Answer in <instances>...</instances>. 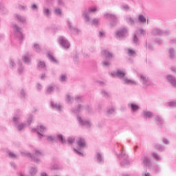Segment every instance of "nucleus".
<instances>
[{"label": "nucleus", "instance_id": "c85d7f7f", "mask_svg": "<svg viewBox=\"0 0 176 176\" xmlns=\"http://www.w3.org/2000/svg\"><path fill=\"white\" fill-rule=\"evenodd\" d=\"M43 16H45V17H47V18L50 17V14H51L50 9H49L46 7H43Z\"/></svg>", "mask_w": 176, "mask_h": 176}, {"label": "nucleus", "instance_id": "f704fd0d", "mask_svg": "<svg viewBox=\"0 0 176 176\" xmlns=\"http://www.w3.org/2000/svg\"><path fill=\"white\" fill-rule=\"evenodd\" d=\"M67 79H68V78L67 77V74L60 75V81L62 83H65V82H67Z\"/></svg>", "mask_w": 176, "mask_h": 176}, {"label": "nucleus", "instance_id": "b1692460", "mask_svg": "<svg viewBox=\"0 0 176 176\" xmlns=\"http://www.w3.org/2000/svg\"><path fill=\"white\" fill-rule=\"evenodd\" d=\"M101 53H102V56L105 57V58H112V57H113V55L112 54V53L109 52V51L107 50H102Z\"/></svg>", "mask_w": 176, "mask_h": 176}, {"label": "nucleus", "instance_id": "dca6fc26", "mask_svg": "<svg viewBox=\"0 0 176 176\" xmlns=\"http://www.w3.org/2000/svg\"><path fill=\"white\" fill-rule=\"evenodd\" d=\"M142 162L144 167H147V168H152V162L151 161V158H149V157H142Z\"/></svg>", "mask_w": 176, "mask_h": 176}, {"label": "nucleus", "instance_id": "4c0bfd02", "mask_svg": "<svg viewBox=\"0 0 176 176\" xmlns=\"http://www.w3.org/2000/svg\"><path fill=\"white\" fill-rule=\"evenodd\" d=\"M32 120H34V116H32V114H30L28 116V126H30L31 124V123H32Z\"/></svg>", "mask_w": 176, "mask_h": 176}, {"label": "nucleus", "instance_id": "603ef678", "mask_svg": "<svg viewBox=\"0 0 176 176\" xmlns=\"http://www.w3.org/2000/svg\"><path fill=\"white\" fill-rule=\"evenodd\" d=\"M53 93V87L49 86L47 89V94H52Z\"/></svg>", "mask_w": 176, "mask_h": 176}, {"label": "nucleus", "instance_id": "09e8293b", "mask_svg": "<svg viewBox=\"0 0 176 176\" xmlns=\"http://www.w3.org/2000/svg\"><path fill=\"white\" fill-rule=\"evenodd\" d=\"M8 156L12 159H16L17 157V155H16V154H14L13 152H11V151L8 152Z\"/></svg>", "mask_w": 176, "mask_h": 176}, {"label": "nucleus", "instance_id": "79ce46f5", "mask_svg": "<svg viewBox=\"0 0 176 176\" xmlns=\"http://www.w3.org/2000/svg\"><path fill=\"white\" fill-rule=\"evenodd\" d=\"M22 60L23 61V63H25V64H30V58H28V56H23L22 58Z\"/></svg>", "mask_w": 176, "mask_h": 176}, {"label": "nucleus", "instance_id": "20e7f679", "mask_svg": "<svg viewBox=\"0 0 176 176\" xmlns=\"http://www.w3.org/2000/svg\"><path fill=\"white\" fill-rule=\"evenodd\" d=\"M146 35V30L139 28L138 29L133 35V43L135 46H140V36H145Z\"/></svg>", "mask_w": 176, "mask_h": 176}, {"label": "nucleus", "instance_id": "e2e57ef3", "mask_svg": "<svg viewBox=\"0 0 176 176\" xmlns=\"http://www.w3.org/2000/svg\"><path fill=\"white\" fill-rule=\"evenodd\" d=\"M146 48L148 49V50H153V45L148 43L146 44Z\"/></svg>", "mask_w": 176, "mask_h": 176}, {"label": "nucleus", "instance_id": "3c124183", "mask_svg": "<svg viewBox=\"0 0 176 176\" xmlns=\"http://www.w3.org/2000/svg\"><path fill=\"white\" fill-rule=\"evenodd\" d=\"M153 157L155 159V160H162V157L157 155L156 153H153Z\"/></svg>", "mask_w": 176, "mask_h": 176}, {"label": "nucleus", "instance_id": "6e6d98bb", "mask_svg": "<svg viewBox=\"0 0 176 176\" xmlns=\"http://www.w3.org/2000/svg\"><path fill=\"white\" fill-rule=\"evenodd\" d=\"M50 170H58L59 167L58 164H54L50 167Z\"/></svg>", "mask_w": 176, "mask_h": 176}, {"label": "nucleus", "instance_id": "9d476101", "mask_svg": "<svg viewBox=\"0 0 176 176\" xmlns=\"http://www.w3.org/2000/svg\"><path fill=\"white\" fill-rule=\"evenodd\" d=\"M104 18L107 20H110V25L111 27H115L118 24V16L115 14L107 13L104 14Z\"/></svg>", "mask_w": 176, "mask_h": 176}, {"label": "nucleus", "instance_id": "72a5a7b5", "mask_svg": "<svg viewBox=\"0 0 176 176\" xmlns=\"http://www.w3.org/2000/svg\"><path fill=\"white\" fill-rule=\"evenodd\" d=\"M0 13H1V14H6V13H8V9L1 4H0Z\"/></svg>", "mask_w": 176, "mask_h": 176}, {"label": "nucleus", "instance_id": "338daca9", "mask_svg": "<svg viewBox=\"0 0 176 176\" xmlns=\"http://www.w3.org/2000/svg\"><path fill=\"white\" fill-rule=\"evenodd\" d=\"M85 109H86V111H87L88 112H91V111H93V108H91V107H90V106H87V107H85Z\"/></svg>", "mask_w": 176, "mask_h": 176}, {"label": "nucleus", "instance_id": "f3484780", "mask_svg": "<svg viewBox=\"0 0 176 176\" xmlns=\"http://www.w3.org/2000/svg\"><path fill=\"white\" fill-rule=\"evenodd\" d=\"M125 36H127V30L124 28L116 32V37L118 39H123V38H125Z\"/></svg>", "mask_w": 176, "mask_h": 176}, {"label": "nucleus", "instance_id": "774afa93", "mask_svg": "<svg viewBox=\"0 0 176 176\" xmlns=\"http://www.w3.org/2000/svg\"><path fill=\"white\" fill-rule=\"evenodd\" d=\"M169 43H170V45H176V38H173L171 39Z\"/></svg>", "mask_w": 176, "mask_h": 176}, {"label": "nucleus", "instance_id": "6e6552de", "mask_svg": "<svg viewBox=\"0 0 176 176\" xmlns=\"http://www.w3.org/2000/svg\"><path fill=\"white\" fill-rule=\"evenodd\" d=\"M77 144L80 146L78 148H74V151L77 153L79 156H83V153H82V148H85L86 146V141L82 138H80L76 141Z\"/></svg>", "mask_w": 176, "mask_h": 176}, {"label": "nucleus", "instance_id": "ea45409f", "mask_svg": "<svg viewBox=\"0 0 176 176\" xmlns=\"http://www.w3.org/2000/svg\"><path fill=\"white\" fill-rule=\"evenodd\" d=\"M54 13L55 14H56V16H58L59 17L61 16V9H60L59 8H56L54 10Z\"/></svg>", "mask_w": 176, "mask_h": 176}, {"label": "nucleus", "instance_id": "2eb2a0df", "mask_svg": "<svg viewBox=\"0 0 176 176\" xmlns=\"http://www.w3.org/2000/svg\"><path fill=\"white\" fill-rule=\"evenodd\" d=\"M152 34L153 35H170V31L166 30V31H163L161 29H159L157 28H155L152 30Z\"/></svg>", "mask_w": 176, "mask_h": 176}, {"label": "nucleus", "instance_id": "5fc2aeb1", "mask_svg": "<svg viewBox=\"0 0 176 176\" xmlns=\"http://www.w3.org/2000/svg\"><path fill=\"white\" fill-rule=\"evenodd\" d=\"M20 97H21V98H25V91H24V89L21 90Z\"/></svg>", "mask_w": 176, "mask_h": 176}, {"label": "nucleus", "instance_id": "423d86ee", "mask_svg": "<svg viewBox=\"0 0 176 176\" xmlns=\"http://www.w3.org/2000/svg\"><path fill=\"white\" fill-rule=\"evenodd\" d=\"M21 155H22V156H28V157H30L33 162H35V163H39V162H41L39 157L42 156L43 154L42 152L36 150L34 155H32L27 151H21Z\"/></svg>", "mask_w": 176, "mask_h": 176}, {"label": "nucleus", "instance_id": "7c9ffc66", "mask_svg": "<svg viewBox=\"0 0 176 176\" xmlns=\"http://www.w3.org/2000/svg\"><path fill=\"white\" fill-rule=\"evenodd\" d=\"M82 107L81 104H78L75 109H72V111L73 113H79L82 111Z\"/></svg>", "mask_w": 176, "mask_h": 176}, {"label": "nucleus", "instance_id": "ddd939ff", "mask_svg": "<svg viewBox=\"0 0 176 176\" xmlns=\"http://www.w3.org/2000/svg\"><path fill=\"white\" fill-rule=\"evenodd\" d=\"M74 100L77 102H82V96H76L75 98H74L69 94L66 95L65 101L67 104H72Z\"/></svg>", "mask_w": 176, "mask_h": 176}, {"label": "nucleus", "instance_id": "c03bdc74", "mask_svg": "<svg viewBox=\"0 0 176 176\" xmlns=\"http://www.w3.org/2000/svg\"><path fill=\"white\" fill-rule=\"evenodd\" d=\"M120 8L122 9V10H125L126 12H127V10L130 9V7L127 4H123L120 6Z\"/></svg>", "mask_w": 176, "mask_h": 176}, {"label": "nucleus", "instance_id": "2f4dec72", "mask_svg": "<svg viewBox=\"0 0 176 176\" xmlns=\"http://www.w3.org/2000/svg\"><path fill=\"white\" fill-rule=\"evenodd\" d=\"M138 20L141 24H144V23H146V18L144 17V15H139Z\"/></svg>", "mask_w": 176, "mask_h": 176}, {"label": "nucleus", "instance_id": "8fccbe9b", "mask_svg": "<svg viewBox=\"0 0 176 176\" xmlns=\"http://www.w3.org/2000/svg\"><path fill=\"white\" fill-rule=\"evenodd\" d=\"M140 109V106L133 104V112H137Z\"/></svg>", "mask_w": 176, "mask_h": 176}, {"label": "nucleus", "instance_id": "0eeeda50", "mask_svg": "<svg viewBox=\"0 0 176 176\" xmlns=\"http://www.w3.org/2000/svg\"><path fill=\"white\" fill-rule=\"evenodd\" d=\"M100 8H98L97 6L86 9L82 13V16L85 21H90V14H91V13H96V12H98Z\"/></svg>", "mask_w": 176, "mask_h": 176}, {"label": "nucleus", "instance_id": "393cba45", "mask_svg": "<svg viewBox=\"0 0 176 176\" xmlns=\"http://www.w3.org/2000/svg\"><path fill=\"white\" fill-rule=\"evenodd\" d=\"M85 22L88 23V24H90L91 25H98V24H100V21L98 19H91L90 17L89 21H85Z\"/></svg>", "mask_w": 176, "mask_h": 176}, {"label": "nucleus", "instance_id": "680f3d73", "mask_svg": "<svg viewBox=\"0 0 176 176\" xmlns=\"http://www.w3.org/2000/svg\"><path fill=\"white\" fill-rule=\"evenodd\" d=\"M102 65L103 67H106L107 68H108V67H109L110 65V63L108 61H104L102 62Z\"/></svg>", "mask_w": 176, "mask_h": 176}, {"label": "nucleus", "instance_id": "4d7b16f0", "mask_svg": "<svg viewBox=\"0 0 176 176\" xmlns=\"http://www.w3.org/2000/svg\"><path fill=\"white\" fill-rule=\"evenodd\" d=\"M155 148L158 149V151H160V152H164V147H163L162 145H157L155 146Z\"/></svg>", "mask_w": 176, "mask_h": 176}, {"label": "nucleus", "instance_id": "412c9836", "mask_svg": "<svg viewBox=\"0 0 176 176\" xmlns=\"http://www.w3.org/2000/svg\"><path fill=\"white\" fill-rule=\"evenodd\" d=\"M14 17L16 20L19 23H22L23 24H25V23H27V19H25V16H23L20 14H15Z\"/></svg>", "mask_w": 176, "mask_h": 176}, {"label": "nucleus", "instance_id": "6ab92c4d", "mask_svg": "<svg viewBox=\"0 0 176 176\" xmlns=\"http://www.w3.org/2000/svg\"><path fill=\"white\" fill-rule=\"evenodd\" d=\"M142 116L144 119H152L155 116L153 112L149 111L148 110H144L142 113Z\"/></svg>", "mask_w": 176, "mask_h": 176}, {"label": "nucleus", "instance_id": "4468645a", "mask_svg": "<svg viewBox=\"0 0 176 176\" xmlns=\"http://www.w3.org/2000/svg\"><path fill=\"white\" fill-rule=\"evenodd\" d=\"M77 120L80 126H85L87 129H90L92 126L91 122L87 120H83L81 117L77 116Z\"/></svg>", "mask_w": 176, "mask_h": 176}, {"label": "nucleus", "instance_id": "c756f323", "mask_svg": "<svg viewBox=\"0 0 176 176\" xmlns=\"http://www.w3.org/2000/svg\"><path fill=\"white\" fill-rule=\"evenodd\" d=\"M47 57L50 60V61H51V63H54V64H57V59H56V58H54L53 54L48 53L47 54Z\"/></svg>", "mask_w": 176, "mask_h": 176}, {"label": "nucleus", "instance_id": "7ed1b4c3", "mask_svg": "<svg viewBox=\"0 0 176 176\" xmlns=\"http://www.w3.org/2000/svg\"><path fill=\"white\" fill-rule=\"evenodd\" d=\"M118 159L120 160V164L122 167H127V166H130V160H129V155L121 150L120 153H116Z\"/></svg>", "mask_w": 176, "mask_h": 176}, {"label": "nucleus", "instance_id": "a878e982", "mask_svg": "<svg viewBox=\"0 0 176 176\" xmlns=\"http://www.w3.org/2000/svg\"><path fill=\"white\" fill-rule=\"evenodd\" d=\"M96 158L97 163H104V157H102V154H101V153H97L96 155Z\"/></svg>", "mask_w": 176, "mask_h": 176}, {"label": "nucleus", "instance_id": "a19ab883", "mask_svg": "<svg viewBox=\"0 0 176 176\" xmlns=\"http://www.w3.org/2000/svg\"><path fill=\"white\" fill-rule=\"evenodd\" d=\"M47 140L50 142H54L56 141V136H53V135L47 136Z\"/></svg>", "mask_w": 176, "mask_h": 176}, {"label": "nucleus", "instance_id": "69168bd1", "mask_svg": "<svg viewBox=\"0 0 176 176\" xmlns=\"http://www.w3.org/2000/svg\"><path fill=\"white\" fill-rule=\"evenodd\" d=\"M155 42L156 43H157V45H162V43H163V41H162V39L160 38H156Z\"/></svg>", "mask_w": 176, "mask_h": 176}, {"label": "nucleus", "instance_id": "aec40b11", "mask_svg": "<svg viewBox=\"0 0 176 176\" xmlns=\"http://www.w3.org/2000/svg\"><path fill=\"white\" fill-rule=\"evenodd\" d=\"M154 121L159 127H163L164 124V120L160 116H156L154 118Z\"/></svg>", "mask_w": 176, "mask_h": 176}, {"label": "nucleus", "instance_id": "c9c22d12", "mask_svg": "<svg viewBox=\"0 0 176 176\" xmlns=\"http://www.w3.org/2000/svg\"><path fill=\"white\" fill-rule=\"evenodd\" d=\"M115 107L108 108L107 110V115H113V113H115Z\"/></svg>", "mask_w": 176, "mask_h": 176}, {"label": "nucleus", "instance_id": "1a4fd4ad", "mask_svg": "<svg viewBox=\"0 0 176 176\" xmlns=\"http://www.w3.org/2000/svg\"><path fill=\"white\" fill-rule=\"evenodd\" d=\"M47 131V128H46L43 125H38L37 126V129L32 128V130H31V131L32 133H37L38 137L40 139L43 138V137H46V135H43V133H45V131Z\"/></svg>", "mask_w": 176, "mask_h": 176}, {"label": "nucleus", "instance_id": "a18cd8bd", "mask_svg": "<svg viewBox=\"0 0 176 176\" xmlns=\"http://www.w3.org/2000/svg\"><path fill=\"white\" fill-rule=\"evenodd\" d=\"M34 48L37 53H39L41 52V47L39 46V44L34 43Z\"/></svg>", "mask_w": 176, "mask_h": 176}, {"label": "nucleus", "instance_id": "9b49d317", "mask_svg": "<svg viewBox=\"0 0 176 176\" xmlns=\"http://www.w3.org/2000/svg\"><path fill=\"white\" fill-rule=\"evenodd\" d=\"M12 27L16 38H19V41H23V39H24V36L23 35V29L16 24H14Z\"/></svg>", "mask_w": 176, "mask_h": 176}, {"label": "nucleus", "instance_id": "4be33fe9", "mask_svg": "<svg viewBox=\"0 0 176 176\" xmlns=\"http://www.w3.org/2000/svg\"><path fill=\"white\" fill-rule=\"evenodd\" d=\"M166 78L168 81L170 82L172 86H173V87H176V78L174 77V76L168 75Z\"/></svg>", "mask_w": 176, "mask_h": 176}, {"label": "nucleus", "instance_id": "a211bd4d", "mask_svg": "<svg viewBox=\"0 0 176 176\" xmlns=\"http://www.w3.org/2000/svg\"><path fill=\"white\" fill-rule=\"evenodd\" d=\"M67 27L69 31H71L72 34H79V32H80V30H79V29L72 26V23H71L69 20L67 21Z\"/></svg>", "mask_w": 176, "mask_h": 176}, {"label": "nucleus", "instance_id": "f8f14e48", "mask_svg": "<svg viewBox=\"0 0 176 176\" xmlns=\"http://www.w3.org/2000/svg\"><path fill=\"white\" fill-rule=\"evenodd\" d=\"M58 42L61 47H63V49H69L71 46V44H69L68 40H67L65 37L63 36L58 37Z\"/></svg>", "mask_w": 176, "mask_h": 176}, {"label": "nucleus", "instance_id": "0e129e2a", "mask_svg": "<svg viewBox=\"0 0 176 176\" xmlns=\"http://www.w3.org/2000/svg\"><path fill=\"white\" fill-rule=\"evenodd\" d=\"M40 79H41V80H45L46 79V74H41L39 76Z\"/></svg>", "mask_w": 176, "mask_h": 176}, {"label": "nucleus", "instance_id": "473e14b6", "mask_svg": "<svg viewBox=\"0 0 176 176\" xmlns=\"http://www.w3.org/2000/svg\"><path fill=\"white\" fill-rule=\"evenodd\" d=\"M19 65V68H18V73L19 74V75H21L23 74V72H24V67H23V65H21V62H19L18 63Z\"/></svg>", "mask_w": 176, "mask_h": 176}, {"label": "nucleus", "instance_id": "13d9d810", "mask_svg": "<svg viewBox=\"0 0 176 176\" xmlns=\"http://www.w3.org/2000/svg\"><path fill=\"white\" fill-rule=\"evenodd\" d=\"M162 142L163 144H165L166 145H168L170 144V141L168 140V139L164 138L162 139Z\"/></svg>", "mask_w": 176, "mask_h": 176}, {"label": "nucleus", "instance_id": "39448f33", "mask_svg": "<svg viewBox=\"0 0 176 176\" xmlns=\"http://www.w3.org/2000/svg\"><path fill=\"white\" fill-rule=\"evenodd\" d=\"M138 78L142 85L144 89H146L147 87H149V86H152V81L148 76L142 73H138Z\"/></svg>", "mask_w": 176, "mask_h": 176}, {"label": "nucleus", "instance_id": "5701e85b", "mask_svg": "<svg viewBox=\"0 0 176 176\" xmlns=\"http://www.w3.org/2000/svg\"><path fill=\"white\" fill-rule=\"evenodd\" d=\"M51 108L52 109H56V111H58V112H61V105L52 101L50 102Z\"/></svg>", "mask_w": 176, "mask_h": 176}, {"label": "nucleus", "instance_id": "58836bf2", "mask_svg": "<svg viewBox=\"0 0 176 176\" xmlns=\"http://www.w3.org/2000/svg\"><path fill=\"white\" fill-rule=\"evenodd\" d=\"M126 21L128 24H130L131 25H133V18L131 17V16H126Z\"/></svg>", "mask_w": 176, "mask_h": 176}, {"label": "nucleus", "instance_id": "052dcab7", "mask_svg": "<svg viewBox=\"0 0 176 176\" xmlns=\"http://www.w3.org/2000/svg\"><path fill=\"white\" fill-rule=\"evenodd\" d=\"M98 36L99 38H105V32L103 31L99 32Z\"/></svg>", "mask_w": 176, "mask_h": 176}, {"label": "nucleus", "instance_id": "864d4df0", "mask_svg": "<svg viewBox=\"0 0 176 176\" xmlns=\"http://www.w3.org/2000/svg\"><path fill=\"white\" fill-rule=\"evenodd\" d=\"M125 52L128 56H133V50L131 49H125Z\"/></svg>", "mask_w": 176, "mask_h": 176}, {"label": "nucleus", "instance_id": "f257e3e1", "mask_svg": "<svg viewBox=\"0 0 176 176\" xmlns=\"http://www.w3.org/2000/svg\"><path fill=\"white\" fill-rule=\"evenodd\" d=\"M23 111L21 110H16L14 116L12 118V123L19 131L24 129L27 124L21 123V118H23Z\"/></svg>", "mask_w": 176, "mask_h": 176}, {"label": "nucleus", "instance_id": "bb28decb", "mask_svg": "<svg viewBox=\"0 0 176 176\" xmlns=\"http://www.w3.org/2000/svg\"><path fill=\"white\" fill-rule=\"evenodd\" d=\"M168 56L171 60H174V58H175V49H174V47L169 48Z\"/></svg>", "mask_w": 176, "mask_h": 176}, {"label": "nucleus", "instance_id": "de8ad7c7", "mask_svg": "<svg viewBox=\"0 0 176 176\" xmlns=\"http://www.w3.org/2000/svg\"><path fill=\"white\" fill-rule=\"evenodd\" d=\"M168 105L170 108H175V107H176V100L168 102Z\"/></svg>", "mask_w": 176, "mask_h": 176}, {"label": "nucleus", "instance_id": "f03ea898", "mask_svg": "<svg viewBox=\"0 0 176 176\" xmlns=\"http://www.w3.org/2000/svg\"><path fill=\"white\" fill-rule=\"evenodd\" d=\"M109 75L113 78H118V79H120L124 85L133 84V80H130L129 78L126 77V75H127L126 71L117 69L116 71L110 73Z\"/></svg>", "mask_w": 176, "mask_h": 176}, {"label": "nucleus", "instance_id": "e433bc0d", "mask_svg": "<svg viewBox=\"0 0 176 176\" xmlns=\"http://www.w3.org/2000/svg\"><path fill=\"white\" fill-rule=\"evenodd\" d=\"M57 138L61 142V144H67V140L64 139L62 135H58Z\"/></svg>", "mask_w": 176, "mask_h": 176}, {"label": "nucleus", "instance_id": "37998d69", "mask_svg": "<svg viewBox=\"0 0 176 176\" xmlns=\"http://www.w3.org/2000/svg\"><path fill=\"white\" fill-rule=\"evenodd\" d=\"M101 94H102V97H104L105 98H108L109 97V93H108L105 90H102Z\"/></svg>", "mask_w": 176, "mask_h": 176}, {"label": "nucleus", "instance_id": "bf43d9fd", "mask_svg": "<svg viewBox=\"0 0 176 176\" xmlns=\"http://www.w3.org/2000/svg\"><path fill=\"white\" fill-rule=\"evenodd\" d=\"M74 141H75V138L74 137H70L67 139V142L69 144H73Z\"/></svg>", "mask_w": 176, "mask_h": 176}, {"label": "nucleus", "instance_id": "49530a36", "mask_svg": "<svg viewBox=\"0 0 176 176\" xmlns=\"http://www.w3.org/2000/svg\"><path fill=\"white\" fill-rule=\"evenodd\" d=\"M32 10L34 12H38V6L36 4L32 3L30 6Z\"/></svg>", "mask_w": 176, "mask_h": 176}, {"label": "nucleus", "instance_id": "cd10ccee", "mask_svg": "<svg viewBox=\"0 0 176 176\" xmlns=\"http://www.w3.org/2000/svg\"><path fill=\"white\" fill-rule=\"evenodd\" d=\"M37 65L38 69H43L44 71H46V63H45V62L42 60H38Z\"/></svg>", "mask_w": 176, "mask_h": 176}]
</instances>
